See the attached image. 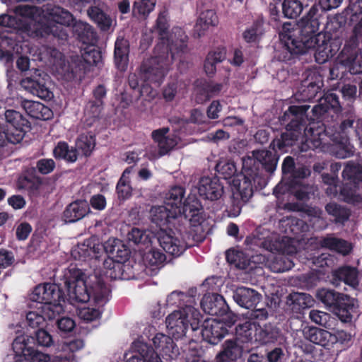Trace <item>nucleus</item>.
Segmentation results:
<instances>
[{
    "label": "nucleus",
    "mask_w": 362,
    "mask_h": 362,
    "mask_svg": "<svg viewBox=\"0 0 362 362\" xmlns=\"http://www.w3.org/2000/svg\"><path fill=\"white\" fill-rule=\"evenodd\" d=\"M310 106L306 104L290 105L287 110L279 117L281 124L286 126V132L281 134L280 139L273 140L270 146L273 149L277 148L279 151H287L286 148L291 147L305 135L307 139L305 143L300 146L301 151H306L311 147L309 143L313 146L320 144L321 136L325 133V128L319 124L317 121L311 122L307 125V112Z\"/></svg>",
    "instance_id": "nucleus-1"
},
{
    "label": "nucleus",
    "mask_w": 362,
    "mask_h": 362,
    "mask_svg": "<svg viewBox=\"0 0 362 362\" xmlns=\"http://www.w3.org/2000/svg\"><path fill=\"white\" fill-rule=\"evenodd\" d=\"M279 156L276 151L262 149L252 151V157L243 159L242 171L233 181L237 189L234 196L240 197L247 203L253 196L255 189H262L267 185L264 170L272 174L276 168Z\"/></svg>",
    "instance_id": "nucleus-2"
},
{
    "label": "nucleus",
    "mask_w": 362,
    "mask_h": 362,
    "mask_svg": "<svg viewBox=\"0 0 362 362\" xmlns=\"http://www.w3.org/2000/svg\"><path fill=\"white\" fill-rule=\"evenodd\" d=\"M84 276L85 274L76 267L69 269L64 274L67 300L74 305L76 303H86L93 299L97 305H105L110 300V289L97 276H95V281L88 287Z\"/></svg>",
    "instance_id": "nucleus-3"
},
{
    "label": "nucleus",
    "mask_w": 362,
    "mask_h": 362,
    "mask_svg": "<svg viewBox=\"0 0 362 362\" xmlns=\"http://www.w3.org/2000/svg\"><path fill=\"white\" fill-rule=\"evenodd\" d=\"M53 344V337L44 327L35 330L34 336H17L12 343L14 362H49V355L43 354L37 348H49Z\"/></svg>",
    "instance_id": "nucleus-4"
},
{
    "label": "nucleus",
    "mask_w": 362,
    "mask_h": 362,
    "mask_svg": "<svg viewBox=\"0 0 362 362\" xmlns=\"http://www.w3.org/2000/svg\"><path fill=\"white\" fill-rule=\"evenodd\" d=\"M169 66L170 62L168 56H155L144 60L140 66V76L142 82L135 97L137 99L142 98L146 101L154 99L157 91L151 87L150 83H154L156 86H159L163 83L169 70Z\"/></svg>",
    "instance_id": "nucleus-5"
},
{
    "label": "nucleus",
    "mask_w": 362,
    "mask_h": 362,
    "mask_svg": "<svg viewBox=\"0 0 362 362\" xmlns=\"http://www.w3.org/2000/svg\"><path fill=\"white\" fill-rule=\"evenodd\" d=\"M185 188L182 186H173L166 193L165 205L173 211L178 209L180 216L188 220L192 226L200 225L202 220L203 207L195 195H185Z\"/></svg>",
    "instance_id": "nucleus-6"
},
{
    "label": "nucleus",
    "mask_w": 362,
    "mask_h": 362,
    "mask_svg": "<svg viewBox=\"0 0 362 362\" xmlns=\"http://www.w3.org/2000/svg\"><path fill=\"white\" fill-rule=\"evenodd\" d=\"M37 305H41L42 312L48 316V320L54 319L64 311L66 294L58 284L44 283L36 286L30 297Z\"/></svg>",
    "instance_id": "nucleus-7"
},
{
    "label": "nucleus",
    "mask_w": 362,
    "mask_h": 362,
    "mask_svg": "<svg viewBox=\"0 0 362 362\" xmlns=\"http://www.w3.org/2000/svg\"><path fill=\"white\" fill-rule=\"evenodd\" d=\"M81 52V56H71L67 64L61 67L62 74L67 81H81L90 71V66H97L102 60V53L94 44L86 45Z\"/></svg>",
    "instance_id": "nucleus-8"
},
{
    "label": "nucleus",
    "mask_w": 362,
    "mask_h": 362,
    "mask_svg": "<svg viewBox=\"0 0 362 362\" xmlns=\"http://www.w3.org/2000/svg\"><path fill=\"white\" fill-rule=\"evenodd\" d=\"M169 28L168 12H160L156 19V29L160 39L166 43L167 55L170 54L172 60H175L186 52L188 37L180 28H175L173 33L169 35Z\"/></svg>",
    "instance_id": "nucleus-9"
},
{
    "label": "nucleus",
    "mask_w": 362,
    "mask_h": 362,
    "mask_svg": "<svg viewBox=\"0 0 362 362\" xmlns=\"http://www.w3.org/2000/svg\"><path fill=\"white\" fill-rule=\"evenodd\" d=\"M361 21L353 23L352 33L341 51L338 59L339 64L344 67L351 74H362V62L358 59L360 48L358 45L362 44V25Z\"/></svg>",
    "instance_id": "nucleus-10"
},
{
    "label": "nucleus",
    "mask_w": 362,
    "mask_h": 362,
    "mask_svg": "<svg viewBox=\"0 0 362 362\" xmlns=\"http://www.w3.org/2000/svg\"><path fill=\"white\" fill-rule=\"evenodd\" d=\"M294 27L295 25L291 22H285L281 25L279 34L282 46L275 50L274 56L279 62L292 64L300 56L304 44H298V28L295 29Z\"/></svg>",
    "instance_id": "nucleus-11"
},
{
    "label": "nucleus",
    "mask_w": 362,
    "mask_h": 362,
    "mask_svg": "<svg viewBox=\"0 0 362 362\" xmlns=\"http://www.w3.org/2000/svg\"><path fill=\"white\" fill-rule=\"evenodd\" d=\"M6 124H0V146L16 144L30 130V122L21 113L14 110H6L4 113Z\"/></svg>",
    "instance_id": "nucleus-12"
},
{
    "label": "nucleus",
    "mask_w": 362,
    "mask_h": 362,
    "mask_svg": "<svg viewBox=\"0 0 362 362\" xmlns=\"http://www.w3.org/2000/svg\"><path fill=\"white\" fill-rule=\"evenodd\" d=\"M317 100L318 104L312 109L313 117L311 119L317 121L320 126L325 128L326 132L327 127L324 123L325 119L329 117L331 112L337 115L341 112L339 95L336 93V90L331 89L325 92L322 96H319Z\"/></svg>",
    "instance_id": "nucleus-13"
},
{
    "label": "nucleus",
    "mask_w": 362,
    "mask_h": 362,
    "mask_svg": "<svg viewBox=\"0 0 362 362\" xmlns=\"http://www.w3.org/2000/svg\"><path fill=\"white\" fill-rule=\"evenodd\" d=\"M168 306H175L182 312H189L194 322L191 323V328L193 331L199 327L202 321V316L199 311L194 308L195 298L193 294L186 293L182 291H174L168 296L166 299Z\"/></svg>",
    "instance_id": "nucleus-14"
},
{
    "label": "nucleus",
    "mask_w": 362,
    "mask_h": 362,
    "mask_svg": "<svg viewBox=\"0 0 362 362\" xmlns=\"http://www.w3.org/2000/svg\"><path fill=\"white\" fill-rule=\"evenodd\" d=\"M320 22L319 19H310L302 18L299 22L298 28V44H304L300 56L306 53L309 49L314 47L315 45L325 37V34L319 32Z\"/></svg>",
    "instance_id": "nucleus-15"
},
{
    "label": "nucleus",
    "mask_w": 362,
    "mask_h": 362,
    "mask_svg": "<svg viewBox=\"0 0 362 362\" xmlns=\"http://www.w3.org/2000/svg\"><path fill=\"white\" fill-rule=\"evenodd\" d=\"M49 79V76L47 74L37 69L34 75L23 78L21 84L32 94L42 100H50L53 98L54 94L47 86Z\"/></svg>",
    "instance_id": "nucleus-16"
},
{
    "label": "nucleus",
    "mask_w": 362,
    "mask_h": 362,
    "mask_svg": "<svg viewBox=\"0 0 362 362\" xmlns=\"http://www.w3.org/2000/svg\"><path fill=\"white\" fill-rule=\"evenodd\" d=\"M42 186V179L37 175L34 167L23 170L16 181L17 189L26 192L32 199L40 197Z\"/></svg>",
    "instance_id": "nucleus-17"
},
{
    "label": "nucleus",
    "mask_w": 362,
    "mask_h": 362,
    "mask_svg": "<svg viewBox=\"0 0 362 362\" xmlns=\"http://www.w3.org/2000/svg\"><path fill=\"white\" fill-rule=\"evenodd\" d=\"M349 5L341 13L337 14L331 21L332 30H344L346 25L361 21L362 25V0H349Z\"/></svg>",
    "instance_id": "nucleus-18"
},
{
    "label": "nucleus",
    "mask_w": 362,
    "mask_h": 362,
    "mask_svg": "<svg viewBox=\"0 0 362 362\" xmlns=\"http://www.w3.org/2000/svg\"><path fill=\"white\" fill-rule=\"evenodd\" d=\"M200 305L204 312L208 315L222 317L226 316L230 318V320H227L229 324L228 327L234 324V321L230 318L231 313L229 312V306L223 296L218 293L205 294Z\"/></svg>",
    "instance_id": "nucleus-19"
},
{
    "label": "nucleus",
    "mask_w": 362,
    "mask_h": 362,
    "mask_svg": "<svg viewBox=\"0 0 362 362\" xmlns=\"http://www.w3.org/2000/svg\"><path fill=\"white\" fill-rule=\"evenodd\" d=\"M194 322L189 312L175 310L165 319L168 334L178 340L186 335L189 325Z\"/></svg>",
    "instance_id": "nucleus-20"
},
{
    "label": "nucleus",
    "mask_w": 362,
    "mask_h": 362,
    "mask_svg": "<svg viewBox=\"0 0 362 362\" xmlns=\"http://www.w3.org/2000/svg\"><path fill=\"white\" fill-rule=\"evenodd\" d=\"M201 334L204 341L216 345L228 334V329L224 322L207 318L202 324Z\"/></svg>",
    "instance_id": "nucleus-21"
},
{
    "label": "nucleus",
    "mask_w": 362,
    "mask_h": 362,
    "mask_svg": "<svg viewBox=\"0 0 362 362\" xmlns=\"http://www.w3.org/2000/svg\"><path fill=\"white\" fill-rule=\"evenodd\" d=\"M323 81L320 75L313 74L303 80L295 98L298 101L308 102L315 100L321 95Z\"/></svg>",
    "instance_id": "nucleus-22"
},
{
    "label": "nucleus",
    "mask_w": 362,
    "mask_h": 362,
    "mask_svg": "<svg viewBox=\"0 0 362 362\" xmlns=\"http://www.w3.org/2000/svg\"><path fill=\"white\" fill-rule=\"evenodd\" d=\"M223 192V185L217 176H204L200 178L198 193L202 199L216 201L221 198Z\"/></svg>",
    "instance_id": "nucleus-23"
},
{
    "label": "nucleus",
    "mask_w": 362,
    "mask_h": 362,
    "mask_svg": "<svg viewBox=\"0 0 362 362\" xmlns=\"http://www.w3.org/2000/svg\"><path fill=\"white\" fill-rule=\"evenodd\" d=\"M103 255V245L95 243V240L86 239L78 244L72 250L71 256L78 260L95 259L100 261Z\"/></svg>",
    "instance_id": "nucleus-24"
},
{
    "label": "nucleus",
    "mask_w": 362,
    "mask_h": 362,
    "mask_svg": "<svg viewBox=\"0 0 362 362\" xmlns=\"http://www.w3.org/2000/svg\"><path fill=\"white\" fill-rule=\"evenodd\" d=\"M289 192L299 201H307L310 199V187L305 185L303 181H288L286 183L280 182L274 188V194L279 197Z\"/></svg>",
    "instance_id": "nucleus-25"
},
{
    "label": "nucleus",
    "mask_w": 362,
    "mask_h": 362,
    "mask_svg": "<svg viewBox=\"0 0 362 362\" xmlns=\"http://www.w3.org/2000/svg\"><path fill=\"white\" fill-rule=\"evenodd\" d=\"M338 136H350L360 137L362 135V119L357 117L356 115L349 111L343 119L338 127V129L334 134Z\"/></svg>",
    "instance_id": "nucleus-26"
},
{
    "label": "nucleus",
    "mask_w": 362,
    "mask_h": 362,
    "mask_svg": "<svg viewBox=\"0 0 362 362\" xmlns=\"http://www.w3.org/2000/svg\"><path fill=\"white\" fill-rule=\"evenodd\" d=\"M234 301L245 309H254L262 299V295L255 289L238 286L233 292Z\"/></svg>",
    "instance_id": "nucleus-27"
},
{
    "label": "nucleus",
    "mask_w": 362,
    "mask_h": 362,
    "mask_svg": "<svg viewBox=\"0 0 362 362\" xmlns=\"http://www.w3.org/2000/svg\"><path fill=\"white\" fill-rule=\"evenodd\" d=\"M357 300L349 296L341 293L332 311L343 322H351L354 313H357Z\"/></svg>",
    "instance_id": "nucleus-28"
},
{
    "label": "nucleus",
    "mask_w": 362,
    "mask_h": 362,
    "mask_svg": "<svg viewBox=\"0 0 362 362\" xmlns=\"http://www.w3.org/2000/svg\"><path fill=\"white\" fill-rule=\"evenodd\" d=\"M359 272L356 267L344 265L332 272V283L339 286L341 282L356 288L359 285Z\"/></svg>",
    "instance_id": "nucleus-29"
},
{
    "label": "nucleus",
    "mask_w": 362,
    "mask_h": 362,
    "mask_svg": "<svg viewBox=\"0 0 362 362\" xmlns=\"http://www.w3.org/2000/svg\"><path fill=\"white\" fill-rule=\"evenodd\" d=\"M158 241L163 250L173 257L180 256L187 249L186 243L165 231L158 234Z\"/></svg>",
    "instance_id": "nucleus-30"
},
{
    "label": "nucleus",
    "mask_w": 362,
    "mask_h": 362,
    "mask_svg": "<svg viewBox=\"0 0 362 362\" xmlns=\"http://www.w3.org/2000/svg\"><path fill=\"white\" fill-rule=\"evenodd\" d=\"M90 212L89 204L86 200L77 199L66 206L63 212L66 223H75Z\"/></svg>",
    "instance_id": "nucleus-31"
},
{
    "label": "nucleus",
    "mask_w": 362,
    "mask_h": 362,
    "mask_svg": "<svg viewBox=\"0 0 362 362\" xmlns=\"http://www.w3.org/2000/svg\"><path fill=\"white\" fill-rule=\"evenodd\" d=\"M180 216V211H173L165 205L153 206L150 210V217L152 223L160 228L167 226Z\"/></svg>",
    "instance_id": "nucleus-32"
},
{
    "label": "nucleus",
    "mask_w": 362,
    "mask_h": 362,
    "mask_svg": "<svg viewBox=\"0 0 362 362\" xmlns=\"http://www.w3.org/2000/svg\"><path fill=\"white\" fill-rule=\"evenodd\" d=\"M195 101L198 104L210 100V98L218 94L222 89L221 83H213L205 80H197L194 83Z\"/></svg>",
    "instance_id": "nucleus-33"
},
{
    "label": "nucleus",
    "mask_w": 362,
    "mask_h": 362,
    "mask_svg": "<svg viewBox=\"0 0 362 362\" xmlns=\"http://www.w3.org/2000/svg\"><path fill=\"white\" fill-rule=\"evenodd\" d=\"M319 245L323 248L336 252L343 256L349 255L353 250L351 243L344 239L334 237L333 234L322 237L319 240Z\"/></svg>",
    "instance_id": "nucleus-34"
},
{
    "label": "nucleus",
    "mask_w": 362,
    "mask_h": 362,
    "mask_svg": "<svg viewBox=\"0 0 362 362\" xmlns=\"http://www.w3.org/2000/svg\"><path fill=\"white\" fill-rule=\"evenodd\" d=\"M156 350L163 356L173 358L179 354V349L173 339L163 333H157L152 339Z\"/></svg>",
    "instance_id": "nucleus-35"
},
{
    "label": "nucleus",
    "mask_w": 362,
    "mask_h": 362,
    "mask_svg": "<svg viewBox=\"0 0 362 362\" xmlns=\"http://www.w3.org/2000/svg\"><path fill=\"white\" fill-rule=\"evenodd\" d=\"M313 299L310 294L293 292L286 298L288 308L293 313L300 314L303 310L313 305Z\"/></svg>",
    "instance_id": "nucleus-36"
},
{
    "label": "nucleus",
    "mask_w": 362,
    "mask_h": 362,
    "mask_svg": "<svg viewBox=\"0 0 362 362\" xmlns=\"http://www.w3.org/2000/svg\"><path fill=\"white\" fill-rule=\"evenodd\" d=\"M243 348L235 339H227L222 344V349L216 355L218 360L224 362H235L240 358Z\"/></svg>",
    "instance_id": "nucleus-37"
},
{
    "label": "nucleus",
    "mask_w": 362,
    "mask_h": 362,
    "mask_svg": "<svg viewBox=\"0 0 362 362\" xmlns=\"http://www.w3.org/2000/svg\"><path fill=\"white\" fill-rule=\"evenodd\" d=\"M216 171L224 180H230L233 178L231 181V184L233 187V197L234 199L238 201V205L244 204L245 203L243 202L240 197L234 196V193L237 192V189L233 185V181L240 174V173L239 174L237 173L238 170L235 163L230 160H220L216 165Z\"/></svg>",
    "instance_id": "nucleus-38"
},
{
    "label": "nucleus",
    "mask_w": 362,
    "mask_h": 362,
    "mask_svg": "<svg viewBox=\"0 0 362 362\" xmlns=\"http://www.w3.org/2000/svg\"><path fill=\"white\" fill-rule=\"evenodd\" d=\"M245 244L247 248L251 250H255L257 247H262L273 253L284 252V248L280 242L262 239L254 235L247 236Z\"/></svg>",
    "instance_id": "nucleus-39"
},
{
    "label": "nucleus",
    "mask_w": 362,
    "mask_h": 362,
    "mask_svg": "<svg viewBox=\"0 0 362 362\" xmlns=\"http://www.w3.org/2000/svg\"><path fill=\"white\" fill-rule=\"evenodd\" d=\"M73 33L78 40L85 45L95 44L98 40L97 33L88 23L83 21H76L73 23Z\"/></svg>",
    "instance_id": "nucleus-40"
},
{
    "label": "nucleus",
    "mask_w": 362,
    "mask_h": 362,
    "mask_svg": "<svg viewBox=\"0 0 362 362\" xmlns=\"http://www.w3.org/2000/svg\"><path fill=\"white\" fill-rule=\"evenodd\" d=\"M263 17H257L252 25L243 31L242 37L244 41L247 44H259L265 33Z\"/></svg>",
    "instance_id": "nucleus-41"
},
{
    "label": "nucleus",
    "mask_w": 362,
    "mask_h": 362,
    "mask_svg": "<svg viewBox=\"0 0 362 362\" xmlns=\"http://www.w3.org/2000/svg\"><path fill=\"white\" fill-rule=\"evenodd\" d=\"M129 45L124 38H117L115 43L114 58L117 68L125 71L129 61Z\"/></svg>",
    "instance_id": "nucleus-42"
},
{
    "label": "nucleus",
    "mask_w": 362,
    "mask_h": 362,
    "mask_svg": "<svg viewBox=\"0 0 362 362\" xmlns=\"http://www.w3.org/2000/svg\"><path fill=\"white\" fill-rule=\"evenodd\" d=\"M53 156L57 160H63L66 163H73L78 159L76 148L69 146L67 142L59 141L53 149Z\"/></svg>",
    "instance_id": "nucleus-43"
},
{
    "label": "nucleus",
    "mask_w": 362,
    "mask_h": 362,
    "mask_svg": "<svg viewBox=\"0 0 362 362\" xmlns=\"http://www.w3.org/2000/svg\"><path fill=\"white\" fill-rule=\"evenodd\" d=\"M103 250L105 251L106 254L112 255L117 262L122 264L129 259L130 255L129 250L124 245L119 243L118 240H113L112 241L109 240L103 245Z\"/></svg>",
    "instance_id": "nucleus-44"
},
{
    "label": "nucleus",
    "mask_w": 362,
    "mask_h": 362,
    "mask_svg": "<svg viewBox=\"0 0 362 362\" xmlns=\"http://www.w3.org/2000/svg\"><path fill=\"white\" fill-rule=\"evenodd\" d=\"M305 338L310 342L322 346H329L332 334L327 330L315 327H310L304 332Z\"/></svg>",
    "instance_id": "nucleus-45"
},
{
    "label": "nucleus",
    "mask_w": 362,
    "mask_h": 362,
    "mask_svg": "<svg viewBox=\"0 0 362 362\" xmlns=\"http://www.w3.org/2000/svg\"><path fill=\"white\" fill-rule=\"evenodd\" d=\"M47 15L51 23L64 25L66 27L73 25L75 18L67 10L60 6H52L47 8Z\"/></svg>",
    "instance_id": "nucleus-46"
},
{
    "label": "nucleus",
    "mask_w": 362,
    "mask_h": 362,
    "mask_svg": "<svg viewBox=\"0 0 362 362\" xmlns=\"http://www.w3.org/2000/svg\"><path fill=\"white\" fill-rule=\"evenodd\" d=\"M325 209L328 215L334 218L333 221L336 224L344 225L351 216L349 209L336 202L327 204Z\"/></svg>",
    "instance_id": "nucleus-47"
},
{
    "label": "nucleus",
    "mask_w": 362,
    "mask_h": 362,
    "mask_svg": "<svg viewBox=\"0 0 362 362\" xmlns=\"http://www.w3.org/2000/svg\"><path fill=\"white\" fill-rule=\"evenodd\" d=\"M281 3L283 16L288 19H296L302 13L304 6L300 0H272Z\"/></svg>",
    "instance_id": "nucleus-48"
},
{
    "label": "nucleus",
    "mask_w": 362,
    "mask_h": 362,
    "mask_svg": "<svg viewBox=\"0 0 362 362\" xmlns=\"http://www.w3.org/2000/svg\"><path fill=\"white\" fill-rule=\"evenodd\" d=\"M218 24V17L214 10H206L200 13L199 18L194 26L195 31L197 32L198 36L204 35V31L209 26H216Z\"/></svg>",
    "instance_id": "nucleus-49"
},
{
    "label": "nucleus",
    "mask_w": 362,
    "mask_h": 362,
    "mask_svg": "<svg viewBox=\"0 0 362 362\" xmlns=\"http://www.w3.org/2000/svg\"><path fill=\"white\" fill-rule=\"evenodd\" d=\"M333 140L335 141L333 153L337 158H346L354 155V146L346 136H338L333 134Z\"/></svg>",
    "instance_id": "nucleus-50"
},
{
    "label": "nucleus",
    "mask_w": 362,
    "mask_h": 362,
    "mask_svg": "<svg viewBox=\"0 0 362 362\" xmlns=\"http://www.w3.org/2000/svg\"><path fill=\"white\" fill-rule=\"evenodd\" d=\"M88 15L102 31H108L112 20L109 15L97 6H91L88 10Z\"/></svg>",
    "instance_id": "nucleus-51"
},
{
    "label": "nucleus",
    "mask_w": 362,
    "mask_h": 362,
    "mask_svg": "<svg viewBox=\"0 0 362 362\" xmlns=\"http://www.w3.org/2000/svg\"><path fill=\"white\" fill-rule=\"evenodd\" d=\"M358 185L346 182L340 189L342 200L348 204L356 205L362 203V196L358 193Z\"/></svg>",
    "instance_id": "nucleus-52"
},
{
    "label": "nucleus",
    "mask_w": 362,
    "mask_h": 362,
    "mask_svg": "<svg viewBox=\"0 0 362 362\" xmlns=\"http://www.w3.org/2000/svg\"><path fill=\"white\" fill-rule=\"evenodd\" d=\"M156 0H136L132 6V14L134 18L146 19L155 9Z\"/></svg>",
    "instance_id": "nucleus-53"
},
{
    "label": "nucleus",
    "mask_w": 362,
    "mask_h": 362,
    "mask_svg": "<svg viewBox=\"0 0 362 362\" xmlns=\"http://www.w3.org/2000/svg\"><path fill=\"white\" fill-rule=\"evenodd\" d=\"M37 310H31L26 314V323L28 327L32 329H40L46 325V319L48 316L45 312H42L41 305H36Z\"/></svg>",
    "instance_id": "nucleus-54"
},
{
    "label": "nucleus",
    "mask_w": 362,
    "mask_h": 362,
    "mask_svg": "<svg viewBox=\"0 0 362 362\" xmlns=\"http://www.w3.org/2000/svg\"><path fill=\"white\" fill-rule=\"evenodd\" d=\"M255 325L250 321L240 323L235 327V338L238 342L247 343L253 339Z\"/></svg>",
    "instance_id": "nucleus-55"
},
{
    "label": "nucleus",
    "mask_w": 362,
    "mask_h": 362,
    "mask_svg": "<svg viewBox=\"0 0 362 362\" xmlns=\"http://www.w3.org/2000/svg\"><path fill=\"white\" fill-rule=\"evenodd\" d=\"M227 261L235 265V267L242 270H251L253 269L252 262L242 252L229 251L226 252Z\"/></svg>",
    "instance_id": "nucleus-56"
},
{
    "label": "nucleus",
    "mask_w": 362,
    "mask_h": 362,
    "mask_svg": "<svg viewBox=\"0 0 362 362\" xmlns=\"http://www.w3.org/2000/svg\"><path fill=\"white\" fill-rule=\"evenodd\" d=\"M341 295V293L337 292L335 290L322 288L317 291L316 297L320 302L332 310Z\"/></svg>",
    "instance_id": "nucleus-57"
},
{
    "label": "nucleus",
    "mask_w": 362,
    "mask_h": 362,
    "mask_svg": "<svg viewBox=\"0 0 362 362\" xmlns=\"http://www.w3.org/2000/svg\"><path fill=\"white\" fill-rule=\"evenodd\" d=\"M342 177L349 183L358 185L362 182V165L348 163L342 171Z\"/></svg>",
    "instance_id": "nucleus-58"
},
{
    "label": "nucleus",
    "mask_w": 362,
    "mask_h": 362,
    "mask_svg": "<svg viewBox=\"0 0 362 362\" xmlns=\"http://www.w3.org/2000/svg\"><path fill=\"white\" fill-rule=\"evenodd\" d=\"M287 226L288 228L286 229V233L293 235L295 239L302 238L309 228L305 221L297 218L288 220Z\"/></svg>",
    "instance_id": "nucleus-59"
},
{
    "label": "nucleus",
    "mask_w": 362,
    "mask_h": 362,
    "mask_svg": "<svg viewBox=\"0 0 362 362\" xmlns=\"http://www.w3.org/2000/svg\"><path fill=\"white\" fill-rule=\"evenodd\" d=\"M315 61L318 64H324L327 62L329 59L332 58V49L329 47V45L326 40V35L322 37L319 42L316 43L314 47L311 48H315Z\"/></svg>",
    "instance_id": "nucleus-60"
},
{
    "label": "nucleus",
    "mask_w": 362,
    "mask_h": 362,
    "mask_svg": "<svg viewBox=\"0 0 362 362\" xmlns=\"http://www.w3.org/2000/svg\"><path fill=\"white\" fill-rule=\"evenodd\" d=\"M95 146V136L91 134H81L76 141V148L86 157L90 156Z\"/></svg>",
    "instance_id": "nucleus-61"
},
{
    "label": "nucleus",
    "mask_w": 362,
    "mask_h": 362,
    "mask_svg": "<svg viewBox=\"0 0 362 362\" xmlns=\"http://www.w3.org/2000/svg\"><path fill=\"white\" fill-rule=\"evenodd\" d=\"M166 259L165 255L156 248H151L143 255L144 262L151 267H159L163 264Z\"/></svg>",
    "instance_id": "nucleus-62"
},
{
    "label": "nucleus",
    "mask_w": 362,
    "mask_h": 362,
    "mask_svg": "<svg viewBox=\"0 0 362 362\" xmlns=\"http://www.w3.org/2000/svg\"><path fill=\"white\" fill-rule=\"evenodd\" d=\"M127 240L129 243L135 245H146L151 243L149 233L137 228H133L127 234Z\"/></svg>",
    "instance_id": "nucleus-63"
},
{
    "label": "nucleus",
    "mask_w": 362,
    "mask_h": 362,
    "mask_svg": "<svg viewBox=\"0 0 362 362\" xmlns=\"http://www.w3.org/2000/svg\"><path fill=\"white\" fill-rule=\"evenodd\" d=\"M259 340L262 344L272 343L277 340L279 336L278 328L269 325H264L259 332Z\"/></svg>",
    "instance_id": "nucleus-64"
}]
</instances>
